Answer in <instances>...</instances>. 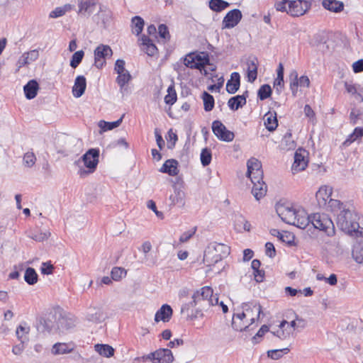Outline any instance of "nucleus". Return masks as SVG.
Segmentation results:
<instances>
[{
  "label": "nucleus",
  "instance_id": "f03ea898",
  "mask_svg": "<svg viewBox=\"0 0 363 363\" xmlns=\"http://www.w3.org/2000/svg\"><path fill=\"white\" fill-rule=\"evenodd\" d=\"M262 312V306L258 303H242L241 311L233 313L232 327L237 331L245 330L259 320Z\"/></svg>",
  "mask_w": 363,
  "mask_h": 363
},
{
  "label": "nucleus",
  "instance_id": "37998d69",
  "mask_svg": "<svg viewBox=\"0 0 363 363\" xmlns=\"http://www.w3.org/2000/svg\"><path fill=\"white\" fill-rule=\"evenodd\" d=\"M123 116L114 122H106L104 121H100L99 123V126L103 131L113 130V128H117L121 125L123 120Z\"/></svg>",
  "mask_w": 363,
  "mask_h": 363
},
{
  "label": "nucleus",
  "instance_id": "338daca9",
  "mask_svg": "<svg viewBox=\"0 0 363 363\" xmlns=\"http://www.w3.org/2000/svg\"><path fill=\"white\" fill-rule=\"evenodd\" d=\"M158 33L160 36L164 39H169L170 37L168 28L164 24H161L159 26Z\"/></svg>",
  "mask_w": 363,
  "mask_h": 363
},
{
  "label": "nucleus",
  "instance_id": "9d476101",
  "mask_svg": "<svg viewBox=\"0 0 363 363\" xmlns=\"http://www.w3.org/2000/svg\"><path fill=\"white\" fill-rule=\"evenodd\" d=\"M77 15L83 18L90 17L95 11L98 0H76Z\"/></svg>",
  "mask_w": 363,
  "mask_h": 363
},
{
  "label": "nucleus",
  "instance_id": "680f3d73",
  "mask_svg": "<svg viewBox=\"0 0 363 363\" xmlns=\"http://www.w3.org/2000/svg\"><path fill=\"white\" fill-rule=\"evenodd\" d=\"M354 236H363V216L357 218Z\"/></svg>",
  "mask_w": 363,
  "mask_h": 363
},
{
  "label": "nucleus",
  "instance_id": "774afa93",
  "mask_svg": "<svg viewBox=\"0 0 363 363\" xmlns=\"http://www.w3.org/2000/svg\"><path fill=\"white\" fill-rule=\"evenodd\" d=\"M265 253L271 258L275 257L276 250L274 245L272 242H268L265 244Z\"/></svg>",
  "mask_w": 363,
  "mask_h": 363
},
{
  "label": "nucleus",
  "instance_id": "7ed1b4c3",
  "mask_svg": "<svg viewBox=\"0 0 363 363\" xmlns=\"http://www.w3.org/2000/svg\"><path fill=\"white\" fill-rule=\"evenodd\" d=\"M230 252V248L228 245L216 242H211L204 251L203 263L207 267L213 266L227 257Z\"/></svg>",
  "mask_w": 363,
  "mask_h": 363
},
{
  "label": "nucleus",
  "instance_id": "bb28decb",
  "mask_svg": "<svg viewBox=\"0 0 363 363\" xmlns=\"http://www.w3.org/2000/svg\"><path fill=\"white\" fill-rule=\"evenodd\" d=\"M185 192L180 188L175 187L174 193L169 196V200L173 205H180L184 206L185 204Z\"/></svg>",
  "mask_w": 363,
  "mask_h": 363
},
{
  "label": "nucleus",
  "instance_id": "864d4df0",
  "mask_svg": "<svg viewBox=\"0 0 363 363\" xmlns=\"http://www.w3.org/2000/svg\"><path fill=\"white\" fill-rule=\"evenodd\" d=\"M195 60L197 62L198 69H201L208 63L209 59L208 55L205 53H201L199 55H195Z\"/></svg>",
  "mask_w": 363,
  "mask_h": 363
},
{
  "label": "nucleus",
  "instance_id": "1a4fd4ad",
  "mask_svg": "<svg viewBox=\"0 0 363 363\" xmlns=\"http://www.w3.org/2000/svg\"><path fill=\"white\" fill-rule=\"evenodd\" d=\"M113 51L110 46L99 45L94 50V65L98 69H101L106 65V58L111 57Z\"/></svg>",
  "mask_w": 363,
  "mask_h": 363
},
{
  "label": "nucleus",
  "instance_id": "dca6fc26",
  "mask_svg": "<svg viewBox=\"0 0 363 363\" xmlns=\"http://www.w3.org/2000/svg\"><path fill=\"white\" fill-rule=\"evenodd\" d=\"M76 318L73 315H62L57 320V328L60 332L64 333L73 328L76 325Z\"/></svg>",
  "mask_w": 363,
  "mask_h": 363
},
{
  "label": "nucleus",
  "instance_id": "c9c22d12",
  "mask_svg": "<svg viewBox=\"0 0 363 363\" xmlns=\"http://www.w3.org/2000/svg\"><path fill=\"white\" fill-rule=\"evenodd\" d=\"M277 76L274 82V86L278 94H280L284 88V66L282 63H279L277 70Z\"/></svg>",
  "mask_w": 363,
  "mask_h": 363
},
{
  "label": "nucleus",
  "instance_id": "f8f14e48",
  "mask_svg": "<svg viewBox=\"0 0 363 363\" xmlns=\"http://www.w3.org/2000/svg\"><path fill=\"white\" fill-rule=\"evenodd\" d=\"M212 131L220 140L231 142L235 138L234 133L228 130L225 125L220 121H214L212 123Z\"/></svg>",
  "mask_w": 363,
  "mask_h": 363
},
{
  "label": "nucleus",
  "instance_id": "bf43d9fd",
  "mask_svg": "<svg viewBox=\"0 0 363 363\" xmlns=\"http://www.w3.org/2000/svg\"><path fill=\"white\" fill-rule=\"evenodd\" d=\"M184 65L191 69H197L198 64L195 60V55L191 54L186 56L184 58Z\"/></svg>",
  "mask_w": 363,
  "mask_h": 363
},
{
  "label": "nucleus",
  "instance_id": "a19ab883",
  "mask_svg": "<svg viewBox=\"0 0 363 363\" xmlns=\"http://www.w3.org/2000/svg\"><path fill=\"white\" fill-rule=\"evenodd\" d=\"M38 275L35 270L32 267H28L24 274V280L29 285H33L37 283Z\"/></svg>",
  "mask_w": 363,
  "mask_h": 363
},
{
  "label": "nucleus",
  "instance_id": "603ef678",
  "mask_svg": "<svg viewBox=\"0 0 363 363\" xmlns=\"http://www.w3.org/2000/svg\"><path fill=\"white\" fill-rule=\"evenodd\" d=\"M36 162V157L32 152H26L23 158V162L25 167H32Z\"/></svg>",
  "mask_w": 363,
  "mask_h": 363
},
{
  "label": "nucleus",
  "instance_id": "4d7b16f0",
  "mask_svg": "<svg viewBox=\"0 0 363 363\" xmlns=\"http://www.w3.org/2000/svg\"><path fill=\"white\" fill-rule=\"evenodd\" d=\"M352 257L358 263H363V245L355 246L352 250Z\"/></svg>",
  "mask_w": 363,
  "mask_h": 363
},
{
  "label": "nucleus",
  "instance_id": "4c0bfd02",
  "mask_svg": "<svg viewBox=\"0 0 363 363\" xmlns=\"http://www.w3.org/2000/svg\"><path fill=\"white\" fill-rule=\"evenodd\" d=\"M255 59L249 60L247 62V79L248 82H253L257 76V65Z\"/></svg>",
  "mask_w": 363,
  "mask_h": 363
},
{
  "label": "nucleus",
  "instance_id": "423d86ee",
  "mask_svg": "<svg viewBox=\"0 0 363 363\" xmlns=\"http://www.w3.org/2000/svg\"><path fill=\"white\" fill-rule=\"evenodd\" d=\"M310 223L314 228L325 232L328 236L335 234V226L330 218L326 214L314 213L309 216Z\"/></svg>",
  "mask_w": 363,
  "mask_h": 363
},
{
  "label": "nucleus",
  "instance_id": "0e129e2a",
  "mask_svg": "<svg viewBox=\"0 0 363 363\" xmlns=\"http://www.w3.org/2000/svg\"><path fill=\"white\" fill-rule=\"evenodd\" d=\"M327 205L333 211L336 212L337 210H341L342 203L338 200L330 199Z\"/></svg>",
  "mask_w": 363,
  "mask_h": 363
},
{
  "label": "nucleus",
  "instance_id": "ea45409f",
  "mask_svg": "<svg viewBox=\"0 0 363 363\" xmlns=\"http://www.w3.org/2000/svg\"><path fill=\"white\" fill-rule=\"evenodd\" d=\"M363 137V128L357 127L354 129L353 132L349 135L348 138L345 140L344 145L346 146L350 145L358 139Z\"/></svg>",
  "mask_w": 363,
  "mask_h": 363
},
{
  "label": "nucleus",
  "instance_id": "6ab92c4d",
  "mask_svg": "<svg viewBox=\"0 0 363 363\" xmlns=\"http://www.w3.org/2000/svg\"><path fill=\"white\" fill-rule=\"evenodd\" d=\"M76 345L73 342H57L52 347V353L54 355L65 354L71 353L75 349Z\"/></svg>",
  "mask_w": 363,
  "mask_h": 363
},
{
  "label": "nucleus",
  "instance_id": "5fc2aeb1",
  "mask_svg": "<svg viewBox=\"0 0 363 363\" xmlns=\"http://www.w3.org/2000/svg\"><path fill=\"white\" fill-rule=\"evenodd\" d=\"M289 352V348H284L280 350H272L267 352L269 357L273 359H279L284 354H287Z\"/></svg>",
  "mask_w": 363,
  "mask_h": 363
},
{
  "label": "nucleus",
  "instance_id": "c03bdc74",
  "mask_svg": "<svg viewBox=\"0 0 363 363\" xmlns=\"http://www.w3.org/2000/svg\"><path fill=\"white\" fill-rule=\"evenodd\" d=\"M133 26V33L138 35L143 30L144 26V20L140 16H134L131 21Z\"/></svg>",
  "mask_w": 363,
  "mask_h": 363
},
{
  "label": "nucleus",
  "instance_id": "473e14b6",
  "mask_svg": "<svg viewBox=\"0 0 363 363\" xmlns=\"http://www.w3.org/2000/svg\"><path fill=\"white\" fill-rule=\"evenodd\" d=\"M30 326L25 322L21 323L16 328V334L17 338L22 342L24 343L28 340V335L30 332Z\"/></svg>",
  "mask_w": 363,
  "mask_h": 363
},
{
  "label": "nucleus",
  "instance_id": "39448f33",
  "mask_svg": "<svg viewBox=\"0 0 363 363\" xmlns=\"http://www.w3.org/2000/svg\"><path fill=\"white\" fill-rule=\"evenodd\" d=\"M357 216L350 210H342L337 216V225L343 232L353 235L357 223Z\"/></svg>",
  "mask_w": 363,
  "mask_h": 363
},
{
  "label": "nucleus",
  "instance_id": "0eeeda50",
  "mask_svg": "<svg viewBox=\"0 0 363 363\" xmlns=\"http://www.w3.org/2000/svg\"><path fill=\"white\" fill-rule=\"evenodd\" d=\"M143 362L150 361L152 363H172L174 358L169 349L160 348L141 357Z\"/></svg>",
  "mask_w": 363,
  "mask_h": 363
},
{
  "label": "nucleus",
  "instance_id": "ddd939ff",
  "mask_svg": "<svg viewBox=\"0 0 363 363\" xmlns=\"http://www.w3.org/2000/svg\"><path fill=\"white\" fill-rule=\"evenodd\" d=\"M308 152L303 150L298 149L294 154V162L291 167L293 174H296L304 170L308 166Z\"/></svg>",
  "mask_w": 363,
  "mask_h": 363
},
{
  "label": "nucleus",
  "instance_id": "13d9d810",
  "mask_svg": "<svg viewBox=\"0 0 363 363\" xmlns=\"http://www.w3.org/2000/svg\"><path fill=\"white\" fill-rule=\"evenodd\" d=\"M50 235V233L48 231L46 232H36L32 233L30 235V238L37 242H42L47 240Z\"/></svg>",
  "mask_w": 363,
  "mask_h": 363
},
{
  "label": "nucleus",
  "instance_id": "09e8293b",
  "mask_svg": "<svg viewBox=\"0 0 363 363\" xmlns=\"http://www.w3.org/2000/svg\"><path fill=\"white\" fill-rule=\"evenodd\" d=\"M272 94L271 86L268 84H264L260 86L258 90L257 94L260 100L263 101L269 98Z\"/></svg>",
  "mask_w": 363,
  "mask_h": 363
},
{
  "label": "nucleus",
  "instance_id": "a211bd4d",
  "mask_svg": "<svg viewBox=\"0 0 363 363\" xmlns=\"http://www.w3.org/2000/svg\"><path fill=\"white\" fill-rule=\"evenodd\" d=\"M173 313L172 308L168 304H164L156 312L155 315V321L158 323L162 321L164 323L169 322Z\"/></svg>",
  "mask_w": 363,
  "mask_h": 363
},
{
  "label": "nucleus",
  "instance_id": "c85d7f7f",
  "mask_svg": "<svg viewBox=\"0 0 363 363\" xmlns=\"http://www.w3.org/2000/svg\"><path fill=\"white\" fill-rule=\"evenodd\" d=\"M86 319L92 323H101L104 320L102 311L98 308H89L86 314Z\"/></svg>",
  "mask_w": 363,
  "mask_h": 363
},
{
  "label": "nucleus",
  "instance_id": "79ce46f5",
  "mask_svg": "<svg viewBox=\"0 0 363 363\" xmlns=\"http://www.w3.org/2000/svg\"><path fill=\"white\" fill-rule=\"evenodd\" d=\"M286 324H288L286 320L281 321L279 328L275 331H272V333L281 340H286L289 338L291 335L290 332L284 330V328Z\"/></svg>",
  "mask_w": 363,
  "mask_h": 363
},
{
  "label": "nucleus",
  "instance_id": "412c9836",
  "mask_svg": "<svg viewBox=\"0 0 363 363\" xmlns=\"http://www.w3.org/2000/svg\"><path fill=\"white\" fill-rule=\"evenodd\" d=\"M213 289L209 286H204L200 290L196 291L192 295V305L196 306L200 301L208 302L210 297L212 296Z\"/></svg>",
  "mask_w": 363,
  "mask_h": 363
},
{
  "label": "nucleus",
  "instance_id": "2eb2a0df",
  "mask_svg": "<svg viewBox=\"0 0 363 363\" xmlns=\"http://www.w3.org/2000/svg\"><path fill=\"white\" fill-rule=\"evenodd\" d=\"M38 57L39 52L38 50H32L23 53L16 62L17 70L18 71L21 67L35 62Z\"/></svg>",
  "mask_w": 363,
  "mask_h": 363
},
{
  "label": "nucleus",
  "instance_id": "cd10ccee",
  "mask_svg": "<svg viewBox=\"0 0 363 363\" xmlns=\"http://www.w3.org/2000/svg\"><path fill=\"white\" fill-rule=\"evenodd\" d=\"M74 9L75 6L74 4H65L63 6L56 7L50 13L49 17L52 18H57L65 15L67 13L70 12Z\"/></svg>",
  "mask_w": 363,
  "mask_h": 363
},
{
  "label": "nucleus",
  "instance_id": "6e6d98bb",
  "mask_svg": "<svg viewBox=\"0 0 363 363\" xmlns=\"http://www.w3.org/2000/svg\"><path fill=\"white\" fill-rule=\"evenodd\" d=\"M212 158L211 152L207 148L202 150L201 152V162L203 166L206 167L211 163Z\"/></svg>",
  "mask_w": 363,
  "mask_h": 363
},
{
  "label": "nucleus",
  "instance_id": "a18cd8bd",
  "mask_svg": "<svg viewBox=\"0 0 363 363\" xmlns=\"http://www.w3.org/2000/svg\"><path fill=\"white\" fill-rule=\"evenodd\" d=\"M235 227L238 230L243 229L250 231L251 225L242 216L240 215L236 218Z\"/></svg>",
  "mask_w": 363,
  "mask_h": 363
},
{
  "label": "nucleus",
  "instance_id": "4468645a",
  "mask_svg": "<svg viewBox=\"0 0 363 363\" xmlns=\"http://www.w3.org/2000/svg\"><path fill=\"white\" fill-rule=\"evenodd\" d=\"M242 18V14L239 9H235L228 11L222 21L223 28H233L235 27Z\"/></svg>",
  "mask_w": 363,
  "mask_h": 363
},
{
  "label": "nucleus",
  "instance_id": "e2e57ef3",
  "mask_svg": "<svg viewBox=\"0 0 363 363\" xmlns=\"http://www.w3.org/2000/svg\"><path fill=\"white\" fill-rule=\"evenodd\" d=\"M196 230V228H194V229L183 233L179 238V242L181 243L186 242L195 234Z\"/></svg>",
  "mask_w": 363,
  "mask_h": 363
},
{
  "label": "nucleus",
  "instance_id": "f704fd0d",
  "mask_svg": "<svg viewBox=\"0 0 363 363\" xmlns=\"http://www.w3.org/2000/svg\"><path fill=\"white\" fill-rule=\"evenodd\" d=\"M264 125L269 131H274L277 125L278 121L277 118V113L268 112L264 116Z\"/></svg>",
  "mask_w": 363,
  "mask_h": 363
},
{
  "label": "nucleus",
  "instance_id": "7c9ffc66",
  "mask_svg": "<svg viewBox=\"0 0 363 363\" xmlns=\"http://www.w3.org/2000/svg\"><path fill=\"white\" fill-rule=\"evenodd\" d=\"M322 5L325 9L334 13L340 12L344 9L343 2L337 0H323Z\"/></svg>",
  "mask_w": 363,
  "mask_h": 363
},
{
  "label": "nucleus",
  "instance_id": "393cba45",
  "mask_svg": "<svg viewBox=\"0 0 363 363\" xmlns=\"http://www.w3.org/2000/svg\"><path fill=\"white\" fill-rule=\"evenodd\" d=\"M252 183L253 184L252 194L257 200H259L266 194L267 185L262 179L261 181H254Z\"/></svg>",
  "mask_w": 363,
  "mask_h": 363
},
{
  "label": "nucleus",
  "instance_id": "f257e3e1",
  "mask_svg": "<svg viewBox=\"0 0 363 363\" xmlns=\"http://www.w3.org/2000/svg\"><path fill=\"white\" fill-rule=\"evenodd\" d=\"M276 211L286 223L305 229L310 223L309 216L301 206L290 203H278Z\"/></svg>",
  "mask_w": 363,
  "mask_h": 363
},
{
  "label": "nucleus",
  "instance_id": "58836bf2",
  "mask_svg": "<svg viewBox=\"0 0 363 363\" xmlns=\"http://www.w3.org/2000/svg\"><path fill=\"white\" fill-rule=\"evenodd\" d=\"M290 79V89L294 96H296L298 92L299 86V78L298 72L296 70H292L289 74Z\"/></svg>",
  "mask_w": 363,
  "mask_h": 363
},
{
  "label": "nucleus",
  "instance_id": "e433bc0d",
  "mask_svg": "<svg viewBox=\"0 0 363 363\" xmlns=\"http://www.w3.org/2000/svg\"><path fill=\"white\" fill-rule=\"evenodd\" d=\"M230 3L224 0H210L208 1L209 9L216 13L222 12L230 6Z\"/></svg>",
  "mask_w": 363,
  "mask_h": 363
},
{
  "label": "nucleus",
  "instance_id": "aec40b11",
  "mask_svg": "<svg viewBox=\"0 0 363 363\" xmlns=\"http://www.w3.org/2000/svg\"><path fill=\"white\" fill-rule=\"evenodd\" d=\"M86 78L82 75L77 76L74 80V83L72 86V91L73 96L76 98L81 97L84 94V93L86 90Z\"/></svg>",
  "mask_w": 363,
  "mask_h": 363
},
{
  "label": "nucleus",
  "instance_id": "a878e982",
  "mask_svg": "<svg viewBox=\"0 0 363 363\" xmlns=\"http://www.w3.org/2000/svg\"><path fill=\"white\" fill-rule=\"evenodd\" d=\"M38 89H39V85H38V82L34 79L30 80L23 86V91L25 93V96L28 99H34L38 94Z\"/></svg>",
  "mask_w": 363,
  "mask_h": 363
},
{
  "label": "nucleus",
  "instance_id": "b1692460",
  "mask_svg": "<svg viewBox=\"0 0 363 363\" xmlns=\"http://www.w3.org/2000/svg\"><path fill=\"white\" fill-rule=\"evenodd\" d=\"M178 162L175 160H167L160 169V172L167 173L170 176H176L179 173Z\"/></svg>",
  "mask_w": 363,
  "mask_h": 363
},
{
  "label": "nucleus",
  "instance_id": "6e6552de",
  "mask_svg": "<svg viewBox=\"0 0 363 363\" xmlns=\"http://www.w3.org/2000/svg\"><path fill=\"white\" fill-rule=\"evenodd\" d=\"M311 4L306 0H287L286 1V10L283 12L293 16L303 15L310 8Z\"/></svg>",
  "mask_w": 363,
  "mask_h": 363
},
{
  "label": "nucleus",
  "instance_id": "5701e85b",
  "mask_svg": "<svg viewBox=\"0 0 363 363\" xmlns=\"http://www.w3.org/2000/svg\"><path fill=\"white\" fill-rule=\"evenodd\" d=\"M141 50L149 56H154L157 52V48L152 41L146 35L141 37Z\"/></svg>",
  "mask_w": 363,
  "mask_h": 363
},
{
  "label": "nucleus",
  "instance_id": "3c124183",
  "mask_svg": "<svg viewBox=\"0 0 363 363\" xmlns=\"http://www.w3.org/2000/svg\"><path fill=\"white\" fill-rule=\"evenodd\" d=\"M126 270L122 267H113L111 270V278L115 281H119L126 275Z\"/></svg>",
  "mask_w": 363,
  "mask_h": 363
},
{
  "label": "nucleus",
  "instance_id": "f3484780",
  "mask_svg": "<svg viewBox=\"0 0 363 363\" xmlns=\"http://www.w3.org/2000/svg\"><path fill=\"white\" fill-rule=\"evenodd\" d=\"M332 192V188L328 186L325 185L319 188L318 191L316 192L315 196L320 206H325L327 205V203L331 199Z\"/></svg>",
  "mask_w": 363,
  "mask_h": 363
},
{
  "label": "nucleus",
  "instance_id": "de8ad7c7",
  "mask_svg": "<svg viewBox=\"0 0 363 363\" xmlns=\"http://www.w3.org/2000/svg\"><path fill=\"white\" fill-rule=\"evenodd\" d=\"M203 101L204 110L206 111H211L214 107V99L212 95L207 92H203Z\"/></svg>",
  "mask_w": 363,
  "mask_h": 363
},
{
  "label": "nucleus",
  "instance_id": "2f4dec72",
  "mask_svg": "<svg viewBox=\"0 0 363 363\" xmlns=\"http://www.w3.org/2000/svg\"><path fill=\"white\" fill-rule=\"evenodd\" d=\"M94 350L101 356L110 358L114 355V348L106 344H96L94 345Z\"/></svg>",
  "mask_w": 363,
  "mask_h": 363
},
{
  "label": "nucleus",
  "instance_id": "69168bd1",
  "mask_svg": "<svg viewBox=\"0 0 363 363\" xmlns=\"http://www.w3.org/2000/svg\"><path fill=\"white\" fill-rule=\"evenodd\" d=\"M361 115V111L359 109L352 108L351 112L350 113V123L353 125L357 123L359 118Z\"/></svg>",
  "mask_w": 363,
  "mask_h": 363
},
{
  "label": "nucleus",
  "instance_id": "9b49d317",
  "mask_svg": "<svg viewBox=\"0 0 363 363\" xmlns=\"http://www.w3.org/2000/svg\"><path fill=\"white\" fill-rule=\"evenodd\" d=\"M247 177L251 182L261 181L263 178V171L261 162L256 158L252 157L247 162Z\"/></svg>",
  "mask_w": 363,
  "mask_h": 363
},
{
  "label": "nucleus",
  "instance_id": "49530a36",
  "mask_svg": "<svg viewBox=\"0 0 363 363\" xmlns=\"http://www.w3.org/2000/svg\"><path fill=\"white\" fill-rule=\"evenodd\" d=\"M177 99V93L174 85H170L167 89V94L164 97L167 104L173 105Z\"/></svg>",
  "mask_w": 363,
  "mask_h": 363
},
{
  "label": "nucleus",
  "instance_id": "052dcab7",
  "mask_svg": "<svg viewBox=\"0 0 363 363\" xmlns=\"http://www.w3.org/2000/svg\"><path fill=\"white\" fill-rule=\"evenodd\" d=\"M125 62L123 60H117L114 66V71L117 74H121L128 72L125 67Z\"/></svg>",
  "mask_w": 363,
  "mask_h": 363
},
{
  "label": "nucleus",
  "instance_id": "8fccbe9b",
  "mask_svg": "<svg viewBox=\"0 0 363 363\" xmlns=\"http://www.w3.org/2000/svg\"><path fill=\"white\" fill-rule=\"evenodd\" d=\"M84 55V52L83 50H79L75 52L71 58L70 60V66L72 68H76L82 62Z\"/></svg>",
  "mask_w": 363,
  "mask_h": 363
},
{
  "label": "nucleus",
  "instance_id": "72a5a7b5",
  "mask_svg": "<svg viewBox=\"0 0 363 363\" xmlns=\"http://www.w3.org/2000/svg\"><path fill=\"white\" fill-rule=\"evenodd\" d=\"M246 104V97L244 95H237L230 98L228 101L229 108L233 111H236L242 107Z\"/></svg>",
  "mask_w": 363,
  "mask_h": 363
},
{
  "label": "nucleus",
  "instance_id": "20e7f679",
  "mask_svg": "<svg viewBox=\"0 0 363 363\" xmlns=\"http://www.w3.org/2000/svg\"><path fill=\"white\" fill-rule=\"evenodd\" d=\"M99 149L91 148L86 151V153L82 155L81 159L76 162L77 164H79L82 161L84 164V167H79L77 174L79 177H85L90 174L94 173L99 164Z\"/></svg>",
  "mask_w": 363,
  "mask_h": 363
},
{
  "label": "nucleus",
  "instance_id": "4be33fe9",
  "mask_svg": "<svg viewBox=\"0 0 363 363\" xmlns=\"http://www.w3.org/2000/svg\"><path fill=\"white\" fill-rule=\"evenodd\" d=\"M117 74L118 76L116 79V82L120 87V92L123 96L128 93V84L130 82L132 77L129 72Z\"/></svg>",
  "mask_w": 363,
  "mask_h": 363
},
{
  "label": "nucleus",
  "instance_id": "c756f323",
  "mask_svg": "<svg viewBox=\"0 0 363 363\" xmlns=\"http://www.w3.org/2000/svg\"><path fill=\"white\" fill-rule=\"evenodd\" d=\"M240 74L238 72H233L230 79L228 81L226 84V90L229 94H235L240 87Z\"/></svg>",
  "mask_w": 363,
  "mask_h": 363
}]
</instances>
